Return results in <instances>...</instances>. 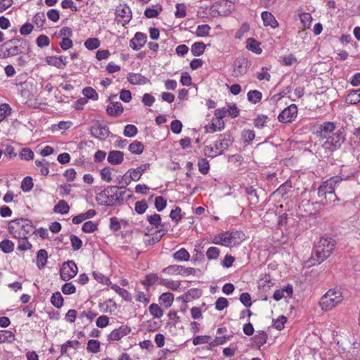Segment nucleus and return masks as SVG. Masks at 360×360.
<instances>
[{"instance_id": "nucleus-27", "label": "nucleus", "mask_w": 360, "mask_h": 360, "mask_svg": "<svg viewBox=\"0 0 360 360\" xmlns=\"http://www.w3.org/2000/svg\"><path fill=\"white\" fill-rule=\"evenodd\" d=\"M228 236L230 245L231 246L240 243V242L243 240L244 234L240 231H233L231 233L228 232Z\"/></svg>"}, {"instance_id": "nucleus-20", "label": "nucleus", "mask_w": 360, "mask_h": 360, "mask_svg": "<svg viewBox=\"0 0 360 360\" xmlns=\"http://www.w3.org/2000/svg\"><path fill=\"white\" fill-rule=\"evenodd\" d=\"M107 160L112 165H120L124 160V153L120 150H111L108 153Z\"/></svg>"}, {"instance_id": "nucleus-1", "label": "nucleus", "mask_w": 360, "mask_h": 360, "mask_svg": "<svg viewBox=\"0 0 360 360\" xmlns=\"http://www.w3.org/2000/svg\"><path fill=\"white\" fill-rule=\"evenodd\" d=\"M342 179L339 176H332L323 182L318 188V196L323 205L330 204L338 200L335 190Z\"/></svg>"}, {"instance_id": "nucleus-33", "label": "nucleus", "mask_w": 360, "mask_h": 360, "mask_svg": "<svg viewBox=\"0 0 360 360\" xmlns=\"http://www.w3.org/2000/svg\"><path fill=\"white\" fill-rule=\"evenodd\" d=\"M205 50V44L203 42H195L191 46V53L194 56H201Z\"/></svg>"}, {"instance_id": "nucleus-12", "label": "nucleus", "mask_w": 360, "mask_h": 360, "mask_svg": "<svg viewBox=\"0 0 360 360\" xmlns=\"http://www.w3.org/2000/svg\"><path fill=\"white\" fill-rule=\"evenodd\" d=\"M131 332V328L127 325H122L119 328L113 330L108 336L109 341L119 340L127 335Z\"/></svg>"}, {"instance_id": "nucleus-36", "label": "nucleus", "mask_w": 360, "mask_h": 360, "mask_svg": "<svg viewBox=\"0 0 360 360\" xmlns=\"http://www.w3.org/2000/svg\"><path fill=\"white\" fill-rule=\"evenodd\" d=\"M0 339L3 342H12L15 340V335L13 332L7 330H0Z\"/></svg>"}, {"instance_id": "nucleus-32", "label": "nucleus", "mask_w": 360, "mask_h": 360, "mask_svg": "<svg viewBox=\"0 0 360 360\" xmlns=\"http://www.w3.org/2000/svg\"><path fill=\"white\" fill-rule=\"evenodd\" d=\"M147 220L151 225L158 229H161L162 225H165V223H161V217L159 214L155 213L152 215H148Z\"/></svg>"}, {"instance_id": "nucleus-14", "label": "nucleus", "mask_w": 360, "mask_h": 360, "mask_svg": "<svg viewBox=\"0 0 360 360\" xmlns=\"http://www.w3.org/2000/svg\"><path fill=\"white\" fill-rule=\"evenodd\" d=\"M107 188H112L114 189H111L112 193L109 191L108 193V201H105L104 202V205L105 206H117L120 205V201L118 198V192L117 190L119 188H124L125 186H109Z\"/></svg>"}, {"instance_id": "nucleus-61", "label": "nucleus", "mask_w": 360, "mask_h": 360, "mask_svg": "<svg viewBox=\"0 0 360 360\" xmlns=\"http://www.w3.org/2000/svg\"><path fill=\"white\" fill-rule=\"evenodd\" d=\"M61 290L65 295H72L76 292V288L72 283H65L61 288Z\"/></svg>"}, {"instance_id": "nucleus-17", "label": "nucleus", "mask_w": 360, "mask_h": 360, "mask_svg": "<svg viewBox=\"0 0 360 360\" xmlns=\"http://www.w3.org/2000/svg\"><path fill=\"white\" fill-rule=\"evenodd\" d=\"M128 82L134 85H143L148 83L149 79L139 73L131 72L127 77Z\"/></svg>"}, {"instance_id": "nucleus-16", "label": "nucleus", "mask_w": 360, "mask_h": 360, "mask_svg": "<svg viewBox=\"0 0 360 360\" xmlns=\"http://www.w3.org/2000/svg\"><path fill=\"white\" fill-rule=\"evenodd\" d=\"M150 167L149 163H146L138 167L136 169H129L127 173L132 181H138L140 179L141 175Z\"/></svg>"}, {"instance_id": "nucleus-45", "label": "nucleus", "mask_w": 360, "mask_h": 360, "mask_svg": "<svg viewBox=\"0 0 360 360\" xmlns=\"http://www.w3.org/2000/svg\"><path fill=\"white\" fill-rule=\"evenodd\" d=\"M254 339L256 345L261 347L266 342L267 334L263 330L259 331L258 334L255 335Z\"/></svg>"}, {"instance_id": "nucleus-53", "label": "nucleus", "mask_w": 360, "mask_h": 360, "mask_svg": "<svg viewBox=\"0 0 360 360\" xmlns=\"http://www.w3.org/2000/svg\"><path fill=\"white\" fill-rule=\"evenodd\" d=\"M45 21L46 18L43 12L37 13L33 18V22L38 27H42Z\"/></svg>"}, {"instance_id": "nucleus-5", "label": "nucleus", "mask_w": 360, "mask_h": 360, "mask_svg": "<svg viewBox=\"0 0 360 360\" xmlns=\"http://www.w3.org/2000/svg\"><path fill=\"white\" fill-rule=\"evenodd\" d=\"M343 300L342 292L337 289H330L322 296L319 306L322 310L328 311L340 304Z\"/></svg>"}, {"instance_id": "nucleus-51", "label": "nucleus", "mask_w": 360, "mask_h": 360, "mask_svg": "<svg viewBox=\"0 0 360 360\" xmlns=\"http://www.w3.org/2000/svg\"><path fill=\"white\" fill-rule=\"evenodd\" d=\"M84 46L89 50H94L100 46V41L98 38H89L84 42Z\"/></svg>"}, {"instance_id": "nucleus-23", "label": "nucleus", "mask_w": 360, "mask_h": 360, "mask_svg": "<svg viewBox=\"0 0 360 360\" xmlns=\"http://www.w3.org/2000/svg\"><path fill=\"white\" fill-rule=\"evenodd\" d=\"M228 236V232L221 233L214 236L213 239V243L214 244L229 247L231 246V245Z\"/></svg>"}, {"instance_id": "nucleus-26", "label": "nucleus", "mask_w": 360, "mask_h": 360, "mask_svg": "<svg viewBox=\"0 0 360 360\" xmlns=\"http://www.w3.org/2000/svg\"><path fill=\"white\" fill-rule=\"evenodd\" d=\"M245 193L249 196L250 203L252 205H257L259 202V196L256 189L252 186H247L245 188Z\"/></svg>"}, {"instance_id": "nucleus-34", "label": "nucleus", "mask_w": 360, "mask_h": 360, "mask_svg": "<svg viewBox=\"0 0 360 360\" xmlns=\"http://www.w3.org/2000/svg\"><path fill=\"white\" fill-rule=\"evenodd\" d=\"M173 257L177 261L187 262L190 259V254L185 248H181L174 253Z\"/></svg>"}, {"instance_id": "nucleus-40", "label": "nucleus", "mask_w": 360, "mask_h": 360, "mask_svg": "<svg viewBox=\"0 0 360 360\" xmlns=\"http://www.w3.org/2000/svg\"><path fill=\"white\" fill-rule=\"evenodd\" d=\"M18 250L20 251H26L30 250L32 247V244L27 240V238H17Z\"/></svg>"}, {"instance_id": "nucleus-30", "label": "nucleus", "mask_w": 360, "mask_h": 360, "mask_svg": "<svg viewBox=\"0 0 360 360\" xmlns=\"http://www.w3.org/2000/svg\"><path fill=\"white\" fill-rule=\"evenodd\" d=\"M159 283L172 290H176L181 285V283L178 281H171L165 278L160 279Z\"/></svg>"}, {"instance_id": "nucleus-15", "label": "nucleus", "mask_w": 360, "mask_h": 360, "mask_svg": "<svg viewBox=\"0 0 360 360\" xmlns=\"http://www.w3.org/2000/svg\"><path fill=\"white\" fill-rule=\"evenodd\" d=\"M115 14L122 18L123 25L128 23L131 19V11L129 7L126 5L117 7Z\"/></svg>"}, {"instance_id": "nucleus-62", "label": "nucleus", "mask_w": 360, "mask_h": 360, "mask_svg": "<svg viewBox=\"0 0 360 360\" xmlns=\"http://www.w3.org/2000/svg\"><path fill=\"white\" fill-rule=\"evenodd\" d=\"M268 120V117L266 115H260L257 117L254 120L255 127L258 129H262L264 127V124Z\"/></svg>"}, {"instance_id": "nucleus-44", "label": "nucleus", "mask_w": 360, "mask_h": 360, "mask_svg": "<svg viewBox=\"0 0 360 360\" xmlns=\"http://www.w3.org/2000/svg\"><path fill=\"white\" fill-rule=\"evenodd\" d=\"M0 249L5 253L11 252L14 249V243L9 240H4L0 243Z\"/></svg>"}, {"instance_id": "nucleus-38", "label": "nucleus", "mask_w": 360, "mask_h": 360, "mask_svg": "<svg viewBox=\"0 0 360 360\" xmlns=\"http://www.w3.org/2000/svg\"><path fill=\"white\" fill-rule=\"evenodd\" d=\"M51 302L55 307L58 309L60 308L63 304V297H62L60 292H54L51 297Z\"/></svg>"}, {"instance_id": "nucleus-4", "label": "nucleus", "mask_w": 360, "mask_h": 360, "mask_svg": "<svg viewBox=\"0 0 360 360\" xmlns=\"http://www.w3.org/2000/svg\"><path fill=\"white\" fill-rule=\"evenodd\" d=\"M26 44L20 38H13L4 42L0 46V58H7L20 54L22 51V44Z\"/></svg>"}, {"instance_id": "nucleus-28", "label": "nucleus", "mask_w": 360, "mask_h": 360, "mask_svg": "<svg viewBox=\"0 0 360 360\" xmlns=\"http://www.w3.org/2000/svg\"><path fill=\"white\" fill-rule=\"evenodd\" d=\"M70 210V206L68 202L64 200H60L58 201V204L56 205L53 207L54 212L60 213L62 214H65L68 213Z\"/></svg>"}, {"instance_id": "nucleus-22", "label": "nucleus", "mask_w": 360, "mask_h": 360, "mask_svg": "<svg viewBox=\"0 0 360 360\" xmlns=\"http://www.w3.org/2000/svg\"><path fill=\"white\" fill-rule=\"evenodd\" d=\"M335 126L333 122H327L321 125L319 129L320 136L322 138H327L330 136V133H333L335 130Z\"/></svg>"}, {"instance_id": "nucleus-59", "label": "nucleus", "mask_w": 360, "mask_h": 360, "mask_svg": "<svg viewBox=\"0 0 360 360\" xmlns=\"http://www.w3.org/2000/svg\"><path fill=\"white\" fill-rule=\"evenodd\" d=\"M46 62L48 65L54 66L58 69H62L59 60V56H47L45 58Z\"/></svg>"}, {"instance_id": "nucleus-63", "label": "nucleus", "mask_w": 360, "mask_h": 360, "mask_svg": "<svg viewBox=\"0 0 360 360\" xmlns=\"http://www.w3.org/2000/svg\"><path fill=\"white\" fill-rule=\"evenodd\" d=\"M211 337L209 335H198L193 339L194 345L206 344L210 342Z\"/></svg>"}, {"instance_id": "nucleus-35", "label": "nucleus", "mask_w": 360, "mask_h": 360, "mask_svg": "<svg viewBox=\"0 0 360 360\" xmlns=\"http://www.w3.org/2000/svg\"><path fill=\"white\" fill-rule=\"evenodd\" d=\"M182 269L184 266L181 265H169L167 267L163 269L162 272L167 274H182Z\"/></svg>"}, {"instance_id": "nucleus-42", "label": "nucleus", "mask_w": 360, "mask_h": 360, "mask_svg": "<svg viewBox=\"0 0 360 360\" xmlns=\"http://www.w3.org/2000/svg\"><path fill=\"white\" fill-rule=\"evenodd\" d=\"M86 349L89 352L98 353L100 351V342L96 340H89L87 343Z\"/></svg>"}, {"instance_id": "nucleus-64", "label": "nucleus", "mask_w": 360, "mask_h": 360, "mask_svg": "<svg viewBox=\"0 0 360 360\" xmlns=\"http://www.w3.org/2000/svg\"><path fill=\"white\" fill-rule=\"evenodd\" d=\"M167 205V202L162 196H158L155 199V206L158 212L163 210Z\"/></svg>"}, {"instance_id": "nucleus-3", "label": "nucleus", "mask_w": 360, "mask_h": 360, "mask_svg": "<svg viewBox=\"0 0 360 360\" xmlns=\"http://www.w3.org/2000/svg\"><path fill=\"white\" fill-rule=\"evenodd\" d=\"M335 245V242L331 238L323 237L320 238L316 243L313 252L319 263L323 262L331 255Z\"/></svg>"}, {"instance_id": "nucleus-58", "label": "nucleus", "mask_w": 360, "mask_h": 360, "mask_svg": "<svg viewBox=\"0 0 360 360\" xmlns=\"http://www.w3.org/2000/svg\"><path fill=\"white\" fill-rule=\"evenodd\" d=\"M70 239L72 249L74 250H78L82 248V241L78 236L71 234L70 236Z\"/></svg>"}, {"instance_id": "nucleus-43", "label": "nucleus", "mask_w": 360, "mask_h": 360, "mask_svg": "<svg viewBox=\"0 0 360 360\" xmlns=\"http://www.w3.org/2000/svg\"><path fill=\"white\" fill-rule=\"evenodd\" d=\"M149 311L154 318L160 319L163 315L162 309L157 304H151L149 306Z\"/></svg>"}, {"instance_id": "nucleus-6", "label": "nucleus", "mask_w": 360, "mask_h": 360, "mask_svg": "<svg viewBox=\"0 0 360 360\" xmlns=\"http://www.w3.org/2000/svg\"><path fill=\"white\" fill-rule=\"evenodd\" d=\"M78 271L75 262L72 260L65 262L63 264L60 270V276L63 281H68L74 278Z\"/></svg>"}, {"instance_id": "nucleus-47", "label": "nucleus", "mask_w": 360, "mask_h": 360, "mask_svg": "<svg viewBox=\"0 0 360 360\" xmlns=\"http://www.w3.org/2000/svg\"><path fill=\"white\" fill-rule=\"evenodd\" d=\"M111 189L112 188H105L104 190H103L101 193H99L97 195L96 200L100 201L101 205H104V202L105 201H108V193L109 191L112 193Z\"/></svg>"}, {"instance_id": "nucleus-10", "label": "nucleus", "mask_w": 360, "mask_h": 360, "mask_svg": "<svg viewBox=\"0 0 360 360\" xmlns=\"http://www.w3.org/2000/svg\"><path fill=\"white\" fill-rule=\"evenodd\" d=\"M297 108L296 105L291 104L285 108L278 116V120L282 123L292 122L297 117Z\"/></svg>"}, {"instance_id": "nucleus-31", "label": "nucleus", "mask_w": 360, "mask_h": 360, "mask_svg": "<svg viewBox=\"0 0 360 360\" xmlns=\"http://www.w3.org/2000/svg\"><path fill=\"white\" fill-rule=\"evenodd\" d=\"M291 188L290 183L288 181L281 184L278 188H277L274 193L273 195L275 196H278L283 198L285 194L288 193L290 189Z\"/></svg>"}, {"instance_id": "nucleus-7", "label": "nucleus", "mask_w": 360, "mask_h": 360, "mask_svg": "<svg viewBox=\"0 0 360 360\" xmlns=\"http://www.w3.org/2000/svg\"><path fill=\"white\" fill-rule=\"evenodd\" d=\"M326 139L327 140L324 142L323 147L326 150H328L330 152L335 151L340 148L345 140L344 136L340 133L333 134L332 136H329Z\"/></svg>"}, {"instance_id": "nucleus-56", "label": "nucleus", "mask_w": 360, "mask_h": 360, "mask_svg": "<svg viewBox=\"0 0 360 360\" xmlns=\"http://www.w3.org/2000/svg\"><path fill=\"white\" fill-rule=\"evenodd\" d=\"M98 224L92 221L85 222L82 226V231L84 233H92L97 230Z\"/></svg>"}, {"instance_id": "nucleus-2", "label": "nucleus", "mask_w": 360, "mask_h": 360, "mask_svg": "<svg viewBox=\"0 0 360 360\" xmlns=\"http://www.w3.org/2000/svg\"><path fill=\"white\" fill-rule=\"evenodd\" d=\"M8 231L14 238H28L35 232L32 222L23 218L11 220L8 224Z\"/></svg>"}, {"instance_id": "nucleus-18", "label": "nucleus", "mask_w": 360, "mask_h": 360, "mask_svg": "<svg viewBox=\"0 0 360 360\" xmlns=\"http://www.w3.org/2000/svg\"><path fill=\"white\" fill-rule=\"evenodd\" d=\"M264 26H270L271 28H276L279 24L273 14L269 11H263L261 14Z\"/></svg>"}, {"instance_id": "nucleus-46", "label": "nucleus", "mask_w": 360, "mask_h": 360, "mask_svg": "<svg viewBox=\"0 0 360 360\" xmlns=\"http://www.w3.org/2000/svg\"><path fill=\"white\" fill-rule=\"evenodd\" d=\"M83 95L89 99L97 100L98 98L96 90L92 87H85L82 91Z\"/></svg>"}, {"instance_id": "nucleus-37", "label": "nucleus", "mask_w": 360, "mask_h": 360, "mask_svg": "<svg viewBox=\"0 0 360 360\" xmlns=\"http://www.w3.org/2000/svg\"><path fill=\"white\" fill-rule=\"evenodd\" d=\"M262 93L258 90H251L247 94L248 101L252 103L259 102L262 99Z\"/></svg>"}, {"instance_id": "nucleus-52", "label": "nucleus", "mask_w": 360, "mask_h": 360, "mask_svg": "<svg viewBox=\"0 0 360 360\" xmlns=\"http://www.w3.org/2000/svg\"><path fill=\"white\" fill-rule=\"evenodd\" d=\"M32 179L30 176H26L21 182V189L24 192L30 191L33 187Z\"/></svg>"}, {"instance_id": "nucleus-54", "label": "nucleus", "mask_w": 360, "mask_h": 360, "mask_svg": "<svg viewBox=\"0 0 360 360\" xmlns=\"http://www.w3.org/2000/svg\"><path fill=\"white\" fill-rule=\"evenodd\" d=\"M220 250L217 247H210L206 252V256L209 260L217 259L219 255Z\"/></svg>"}, {"instance_id": "nucleus-55", "label": "nucleus", "mask_w": 360, "mask_h": 360, "mask_svg": "<svg viewBox=\"0 0 360 360\" xmlns=\"http://www.w3.org/2000/svg\"><path fill=\"white\" fill-rule=\"evenodd\" d=\"M210 31V27L208 25H200L198 26L195 33L198 37H206L209 34Z\"/></svg>"}, {"instance_id": "nucleus-29", "label": "nucleus", "mask_w": 360, "mask_h": 360, "mask_svg": "<svg viewBox=\"0 0 360 360\" xmlns=\"http://www.w3.org/2000/svg\"><path fill=\"white\" fill-rule=\"evenodd\" d=\"M160 304H164L166 308L169 307L174 301V295L171 292L162 293L159 298Z\"/></svg>"}, {"instance_id": "nucleus-39", "label": "nucleus", "mask_w": 360, "mask_h": 360, "mask_svg": "<svg viewBox=\"0 0 360 360\" xmlns=\"http://www.w3.org/2000/svg\"><path fill=\"white\" fill-rule=\"evenodd\" d=\"M143 148V144L138 141H134L129 146V150L134 154H141Z\"/></svg>"}, {"instance_id": "nucleus-9", "label": "nucleus", "mask_w": 360, "mask_h": 360, "mask_svg": "<svg viewBox=\"0 0 360 360\" xmlns=\"http://www.w3.org/2000/svg\"><path fill=\"white\" fill-rule=\"evenodd\" d=\"M233 141V138L229 133H225L221 134L219 136L217 141H216L214 143V148L217 150H219V152L216 151L215 155H221L222 152L226 149L232 144Z\"/></svg>"}, {"instance_id": "nucleus-13", "label": "nucleus", "mask_w": 360, "mask_h": 360, "mask_svg": "<svg viewBox=\"0 0 360 360\" xmlns=\"http://www.w3.org/2000/svg\"><path fill=\"white\" fill-rule=\"evenodd\" d=\"M147 36L142 32H136L134 38L130 40V47L135 51L141 49L146 42Z\"/></svg>"}, {"instance_id": "nucleus-24", "label": "nucleus", "mask_w": 360, "mask_h": 360, "mask_svg": "<svg viewBox=\"0 0 360 360\" xmlns=\"http://www.w3.org/2000/svg\"><path fill=\"white\" fill-rule=\"evenodd\" d=\"M48 253L47 251L44 249H41L38 251L37 255V264L39 269H43L47 261Z\"/></svg>"}, {"instance_id": "nucleus-25", "label": "nucleus", "mask_w": 360, "mask_h": 360, "mask_svg": "<svg viewBox=\"0 0 360 360\" xmlns=\"http://www.w3.org/2000/svg\"><path fill=\"white\" fill-rule=\"evenodd\" d=\"M348 104H356L360 102V89L351 91L345 98Z\"/></svg>"}, {"instance_id": "nucleus-48", "label": "nucleus", "mask_w": 360, "mask_h": 360, "mask_svg": "<svg viewBox=\"0 0 360 360\" xmlns=\"http://www.w3.org/2000/svg\"><path fill=\"white\" fill-rule=\"evenodd\" d=\"M219 126H217L216 124L212 123L210 125H207L205 127V130L207 133H214L217 131H221L224 128V122H221L220 120H218Z\"/></svg>"}, {"instance_id": "nucleus-50", "label": "nucleus", "mask_w": 360, "mask_h": 360, "mask_svg": "<svg viewBox=\"0 0 360 360\" xmlns=\"http://www.w3.org/2000/svg\"><path fill=\"white\" fill-rule=\"evenodd\" d=\"M148 204L146 200H142L141 201H137L135 203L134 210L136 213L139 214H143L147 208H148Z\"/></svg>"}, {"instance_id": "nucleus-8", "label": "nucleus", "mask_w": 360, "mask_h": 360, "mask_svg": "<svg viewBox=\"0 0 360 360\" xmlns=\"http://www.w3.org/2000/svg\"><path fill=\"white\" fill-rule=\"evenodd\" d=\"M250 67V63L245 57L237 58L233 64L232 75L234 77H240L245 75Z\"/></svg>"}, {"instance_id": "nucleus-60", "label": "nucleus", "mask_w": 360, "mask_h": 360, "mask_svg": "<svg viewBox=\"0 0 360 360\" xmlns=\"http://www.w3.org/2000/svg\"><path fill=\"white\" fill-rule=\"evenodd\" d=\"M11 108L9 105L4 103L0 105V122L3 121L6 116L11 114Z\"/></svg>"}, {"instance_id": "nucleus-49", "label": "nucleus", "mask_w": 360, "mask_h": 360, "mask_svg": "<svg viewBox=\"0 0 360 360\" xmlns=\"http://www.w3.org/2000/svg\"><path fill=\"white\" fill-rule=\"evenodd\" d=\"M138 129L135 125L127 124L125 126L123 134L127 137H134L137 134Z\"/></svg>"}, {"instance_id": "nucleus-57", "label": "nucleus", "mask_w": 360, "mask_h": 360, "mask_svg": "<svg viewBox=\"0 0 360 360\" xmlns=\"http://www.w3.org/2000/svg\"><path fill=\"white\" fill-rule=\"evenodd\" d=\"M198 165L199 171L202 174H206L208 173L209 169H210V165H209L208 161L206 159L201 158L200 160H199Z\"/></svg>"}, {"instance_id": "nucleus-11", "label": "nucleus", "mask_w": 360, "mask_h": 360, "mask_svg": "<svg viewBox=\"0 0 360 360\" xmlns=\"http://www.w3.org/2000/svg\"><path fill=\"white\" fill-rule=\"evenodd\" d=\"M90 132L92 136L101 140L105 139L107 137H108L110 134L109 128L108 126L101 125L98 123L91 126Z\"/></svg>"}, {"instance_id": "nucleus-21", "label": "nucleus", "mask_w": 360, "mask_h": 360, "mask_svg": "<svg viewBox=\"0 0 360 360\" xmlns=\"http://www.w3.org/2000/svg\"><path fill=\"white\" fill-rule=\"evenodd\" d=\"M167 226L166 225H162L161 229H159L155 231L151 238L146 240V243L150 245L159 242L162 237L167 233Z\"/></svg>"}, {"instance_id": "nucleus-41", "label": "nucleus", "mask_w": 360, "mask_h": 360, "mask_svg": "<svg viewBox=\"0 0 360 360\" xmlns=\"http://www.w3.org/2000/svg\"><path fill=\"white\" fill-rule=\"evenodd\" d=\"M158 281H160V279L157 274H149L146 275V278L144 280L141 281V283L146 286H151Z\"/></svg>"}, {"instance_id": "nucleus-19", "label": "nucleus", "mask_w": 360, "mask_h": 360, "mask_svg": "<svg viewBox=\"0 0 360 360\" xmlns=\"http://www.w3.org/2000/svg\"><path fill=\"white\" fill-rule=\"evenodd\" d=\"M106 111L109 115L117 117L123 112L124 108L120 102H112L107 106Z\"/></svg>"}]
</instances>
